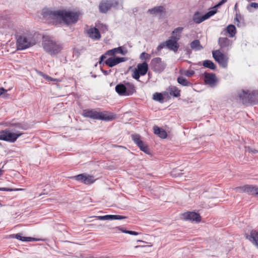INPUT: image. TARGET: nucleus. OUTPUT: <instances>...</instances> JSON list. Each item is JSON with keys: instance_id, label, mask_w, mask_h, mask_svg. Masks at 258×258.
I'll list each match as a JSON object with an SVG mask.
<instances>
[{"instance_id": "17", "label": "nucleus", "mask_w": 258, "mask_h": 258, "mask_svg": "<svg viewBox=\"0 0 258 258\" xmlns=\"http://www.w3.org/2000/svg\"><path fill=\"white\" fill-rule=\"evenodd\" d=\"M88 34L93 39H99L101 38L99 31L96 26L95 27L90 28L88 30Z\"/></svg>"}, {"instance_id": "57", "label": "nucleus", "mask_w": 258, "mask_h": 258, "mask_svg": "<svg viewBox=\"0 0 258 258\" xmlns=\"http://www.w3.org/2000/svg\"><path fill=\"white\" fill-rule=\"evenodd\" d=\"M235 8H237V4L235 5Z\"/></svg>"}, {"instance_id": "20", "label": "nucleus", "mask_w": 258, "mask_h": 258, "mask_svg": "<svg viewBox=\"0 0 258 258\" xmlns=\"http://www.w3.org/2000/svg\"><path fill=\"white\" fill-rule=\"evenodd\" d=\"M149 12L151 14H166V9L164 6H159L155 7L149 10Z\"/></svg>"}, {"instance_id": "55", "label": "nucleus", "mask_w": 258, "mask_h": 258, "mask_svg": "<svg viewBox=\"0 0 258 258\" xmlns=\"http://www.w3.org/2000/svg\"><path fill=\"white\" fill-rule=\"evenodd\" d=\"M187 52H188V53H190V52H191V51H190V50L189 49H188V50H187Z\"/></svg>"}, {"instance_id": "19", "label": "nucleus", "mask_w": 258, "mask_h": 258, "mask_svg": "<svg viewBox=\"0 0 258 258\" xmlns=\"http://www.w3.org/2000/svg\"><path fill=\"white\" fill-rule=\"evenodd\" d=\"M9 238H16L22 241H37V239L34 238H31L29 237H24L22 235L21 233H17L16 234H11L9 235Z\"/></svg>"}, {"instance_id": "43", "label": "nucleus", "mask_w": 258, "mask_h": 258, "mask_svg": "<svg viewBox=\"0 0 258 258\" xmlns=\"http://www.w3.org/2000/svg\"><path fill=\"white\" fill-rule=\"evenodd\" d=\"M8 90L1 87L0 88V96H2L4 98H7L8 97V94L6 93Z\"/></svg>"}, {"instance_id": "16", "label": "nucleus", "mask_w": 258, "mask_h": 258, "mask_svg": "<svg viewBox=\"0 0 258 258\" xmlns=\"http://www.w3.org/2000/svg\"><path fill=\"white\" fill-rule=\"evenodd\" d=\"M204 80L206 84L210 86L214 85L217 81L215 74L213 73H206Z\"/></svg>"}, {"instance_id": "26", "label": "nucleus", "mask_w": 258, "mask_h": 258, "mask_svg": "<svg viewBox=\"0 0 258 258\" xmlns=\"http://www.w3.org/2000/svg\"><path fill=\"white\" fill-rule=\"evenodd\" d=\"M125 87L126 88V96H130L136 92L135 85L128 82H125Z\"/></svg>"}, {"instance_id": "49", "label": "nucleus", "mask_w": 258, "mask_h": 258, "mask_svg": "<svg viewBox=\"0 0 258 258\" xmlns=\"http://www.w3.org/2000/svg\"><path fill=\"white\" fill-rule=\"evenodd\" d=\"M165 46H166V43L165 42L161 43L160 44L158 47H157V50L158 51H160L161 49H162Z\"/></svg>"}, {"instance_id": "42", "label": "nucleus", "mask_w": 258, "mask_h": 258, "mask_svg": "<svg viewBox=\"0 0 258 258\" xmlns=\"http://www.w3.org/2000/svg\"><path fill=\"white\" fill-rule=\"evenodd\" d=\"M140 58L142 60H149L151 58V55L146 52H144L140 54Z\"/></svg>"}, {"instance_id": "45", "label": "nucleus", "mask_w": 258, "mask_h": 258, "mask_svg": "<svg viewBox=\"0 0 258 258\" xmlns=\"http://www.w3.org/2000/svg\"><path fill=\"white\" fill-rule=\"evenodd\" d=\"M140 75V73H139V72L137 70H136L133 74V77L136 80H139Z\"/></svg>"}, {"instance_id": "50", "label": "nucleus", "mask_w": 258, "mask_h": 258, "mask_svg": "<svg viewBox=\"0 0 258 258\" xmlns=\"http://www.w3.org/2000/svg\"><path fill=\"white\" fill-rule=\"evenodd\" d=\"M227 0H221L220 2H219L215 7L217 8L221 6L223 4L225 3Z\"/></svg>"}, {"instance_id": "32", "label": "nucleus", "mask_w": 258, "mask_h": 258, "mask_svg": "<svg viewBox=\"0 0 258 258\" xmlns=\"http://www.w3.org/2000/svg\"><path fill=\"white\" fill-rule=\"evenodd\" d=\"M203 65L205 68L213 70L216 68L215 64L212 61L208 59L204 60L203 61Z\"/></svg>"}, {"instance_id": "51", "label": "nucleus", "mask_w": 258, "mask_h": 258, "mask_svg": "<svg viewBox=\"0 0 258 258\" xmlns=\"http://www.w3.org/2000/svg\"><path fill=\"white\" fill-rule=\"evenodd\" d=\"M42 76L44 77V78H45L47 81H52V78H51L50 77L47 76V75L43 74Z\"/></svg>"}, {"instance_id": "21", "label": "nucleus", "mask_w": 258, "mask_h": 258, "mask_svg": "<svg viewBox=\"0 0 258 258\" xmlns=\"http://www.w3.org/2000/svg\"><path fill=\"white\" fill-rule=\"evenodd\" d=\"M124 83V84L120 83L115 86V91L120 96H126L125 82Z\"/></svg>"}, {"instance_id": "46", "label": "nucleus", "mask_w": 258, "mask_h": 258, "mask_svg": "<svg viewBox=\"0 0 258 258\" xmlns=\"http://www.w3.org/2000/svg\"><path fill=\"white\" fill-rule=\"evenodd\" d=\"M21 190V189L19 188H6V187H0V190L1 191H15V190Z\"/></svg>"}, {"instance_id": "29", "label": "nucleus", "mask_w": 258, "mask_h": 258, "mask_svg": "<svg viewBox=\"0 0 258 258\" xmlns=\"http://www.w3.org/2000/svg\"><path fill=\"white\" fill-rule=\"evenodd\" d=\"M190 47L194 50H200L203 48L199 40H194L190 43Z\"/></svg>"}, {"instance_id": "6", "label": "nucleus", "mask_w": 258, "mask_h": 258, "mask_svg": "<svg viewBox=\"0 0 258 258\" xmlns=\"http://www.w3.org/2000/svg\"><path fill=\"white\" fill-rule=\"evenodd\" d=\"M22 134V133H12L8 130H2L0 131V140L14 143Z\"/></svg>"}, {"instance_id": "36", "label": "nucleus", "mask_w": 258, "mask_h": 258, "mask_svg": "<svg viewBox=\"0 0 258 258\" xmlns=\"http://www.w3.org/2000/svg\"><path fill=\"white\" fill-rule=\"evenodd\" d=\"M153 99L155 100L158 101L160 103L164 102V97L160 93H155L153 94Z\"/></svg>"}, {"instance_id": "58", "label": "nucleus", "mask_w": 258, "mask_h": 258, "mask_svg": "<svg viewBox=\"0 0 258 258\" xmlns=\"http://www.w3.org/2000/svg\"><path fill=\"white\" fill-rule=\"evenodd\" d=\"M1 145V144L0 143V145Z\"/></svg>"}, {"instance_id": "11", "label": "nucleus", "mask_w": 258, "mask_h": 258, "mask_svg": "<svg viewBox=\"0 0 258 258\" xmlns=\"http://www.w3.org/2000/svg\"><path fill=\"white\" fill-rule=\"evenodd\" d=\"M132 139L140 149L145 153H149L148 147L144 144L143 141L141 140V137L139 134H133L131 135Z\"/></svg>"}, {"instance_id": "3", "label": "nucleus", "mask_w": 258, "mask_h": 258, "mask_svg": "<svg viewBox=\"0 0 258 258\" xmlns=\"http://www.w3.org/2000/svg\"><path fill=\"white\" fill-rule=\"evenodd\" d=\"M82 115L85 117L106 121H111L115 118V115L112 113L98 112L93 109L83 110Z\"/></svg>"}, {"instance_id": "12", "label": "nucleus", "mask_w": 258, "mask_h": 258, "mask_svg": "<svg viewBox=\"0 0 258 258\" xmlns=\"http://www.w3.org/2000/svg\"><path fill=\"white\" fill-rule=\"evenodd\" d=\"M236 191L246 192L251 195H258V187L252 185H245L242 186H238L235 188Z\"/></svg>"}, {"instance_id": "18", "label": "nucleus", "mask_w": 258, "mask_h": 258, "mask_svg": "<svg viewBox=\"0 0 258 258\" xmlns=\"http://www.w3.org/2000/svg\"><path fill=\"white\" fill-rule=\"evenodd\" d=\"M183 30V28L181 27H179L174 29V30L172 32V35L170 38L178 41L181 37V33Z\"/></svg>"}, {"instance_id": "41", "label": "nucleus", "mask_w": 258, "mask_h": 258, "mask_svg": "<svg viewBox=\"0 0 258 258\" xmlns=\"http://www.w3.org/2000/svg\"><path fill=\"white\" fill-rule=\"evenodd\" d=\"M97 218L100 220H112V215L99 216L97 217Z\"/></svg>"}, {"instance_id": "27", "label": "nucleus", "mask_w": 258, "mask_h": 258, "mask_svg": "<svg viewBox=\"0 0 258 258\" xmlns=\"http://www.w3.org/2000/svg\"><path fill=\"white\" fill-rule=\"evenodd\" d=\"M168 90L171 96H173L175 97H179L180 96V90L175 86H171L169 87Z\"/></svg>"}, {"instance_id": "22", "label": "nucleus", "mask_w": 258, "mask_h": 258, "mask_svg": "<svg viewBox=\"0 0 258 258\" xmlns=\"http://www.w3.org/2000/svg\"><path fill=\"white\" fill-rule=\"evenodd\" d=\"M141 76H144L148 71V64L146 62L140 63L137 66V70Z\"/></svg>"}, {"instance_id": "48", "label": "nucleus", "mask_w": 258, "mask_h": 258, "mask_svg": "<svg viewBox=\"0 0 258 258\" xmlns=\"http://www.w3.org/2000/svg\"><path fill=\"white\" fill-rule=\"evenodd\" d=\"M106 55H108L107 54H104L101 56L100 57V60L99 61V63L100 64H102V63L104 64L103 60L106 58Z\"/></svg>"}, {"instance_id": "56", "label": "nucleus", "mask_w": 258, "mask_h": 258, "mask_svg": "<svg viewBox=\"0 0 258 258\" xmlns=\"http://www.w3.org/2000/svg\"><path fill=\"white\" fill-rule=\"evenodd\" d=\"M253 152V153H256V152H257V151L256 150H254Z\"/></svg>"}, {"instance_id": "33", "label": "nucleus", "mask_w": 258, "mask_h": 258, "mask_svg": "<svg viewBox=\"0 0 258 258\" xmlns=\"http://www.w3.org/2000/svg\"><path fill=\"white\" fill-rule=\"evenodd\" d=\"M112 229L114 230V232H116V231H115V230L118 229L119 230L121 231L122 232L124 233L134 235H137L139 234V233L137 232L136 231L124 230L123 228H120L119 227H116L115 228H112Z\"/></svg>"}, {"instance_id": "24", "label": "nucleus", "mask_w": 258, "mask_h": 258, "mask_svg": "<svg viewBox=\"0 0 258 258\" xmlns=\"http://www.w3.org/2000/svg\"><path fill=\"white\" fill-rule=\"evenodd\" d=\"M247 237L253 244L258 247V232L251 231Z\"/></svg>"}, {"instance_id": "8", "label": "nucleus", "mask_w": 258, "mask_h": 258, "mask_svg": "<svg viewBox=\"0 0 258 258\" xmlns=\"http://www.w3.org/2000/svg\"><path fill=\"white\" fill-rule=\"evenodd\" d=\"M118 5V2L116 0H104L99 5V11L102 13H106L112 8H115Z\"/></svg>"}, {"instance_id": "5", "label": "nucleus", "mask_w": 258, "mask_h": 258, "mask_svg": "<svg viewBox=\"0 0 258 258\" xmlns=\"http://www.w3.org/2000/svg\"><path fill=\"white\" fill-rule=\"evenodd\" d=\"M42 46L45 51L51 55L57 54L62 49V46L59 43L49 36L44 37Z\"/></svg>"}, {"instance_id": "52", "label": "nucleus", "mask_w": 258, "mask_h": 258, "mask_svg": "<svg viewBox=\"0 0 258 258\" xmlns=\"http://www.w3.org/2000/svg\"><path fill=\"white\" fill-rule=\"evenodd\" d=\"M250 6L251 7H253L255 9H257L258 8V3H251L250 4Z\"/></svg>"}, {"instance_id": "34", "label": "nucleus", "mask_w": 258, "mask_h": 258, "mask_svg": "<svg viewBox=\"0 0 258 258\" xmlns=\"http://www.w3.org/2000/svg\"><path fill=\"white\" fill-rule=\"evenodd\" d=\"M95 26L98 29L99 31L100 30L103 33H105L108 30L107 26L100 22L96 23Z\"/></svg>"}, {"instance_id": "23", "label": "nucleus", "mask_w": 258, "mask_h": 258, "mask_svg": "<svg viewBox=\"0 0 258 258\" xmlns=\"http://www.w3.org/2000/svg\"><path fill=\"white\" fill-rule=\"evenodd\" d=\"M153 130L154 134L158 135L160 138L165 139L167 137V133L163 128L155 125L153 127Z\"/></svg>"}, {"instance_id": "30", "label": "nucleus", "mask_w": 258, "mask_h": 258, "mask_svg": "<svg viewBox=\"0 0 258 258\" xmlns=\"http://www.w3.org/2000/svg\"><path fill=\"white\" fill-rule=\"evenodd\" d=\"M177 82L183 86H191L192 84L182 76H179L177 79Z\"/></svg>"}, {"instance_id": "15", "label": "nucleus", "mask_w": 258, "mask_h": 258, "mask_svg": "<svg viewBox=\"0 0 258 258\" xmlns=\"http://www.w3.org/2000/svg\"><path fill=\"white\" fill-rule=\"evenodd\" d=\"M166 46L169 49L173 51L174 52L177 51L179 48V44L178 41L170 38L165 41Z\"/></svg>"}, {"instance_id": "40", "label": "nucleus", "mask_w": 258, "mask_h": 258, "mask_svg": "<svg viewBox=\"0 0 258 258\" xmlns=\"http://www.w3.org/2000/svg\"><path fill=\"white\" fill-rule=\"evenodd\" d=\"M71 178L72 179H74L77 181H81L82 183H83L85 175L83 174H80L76 176H72Z\"/></svg>"}, {"instance_id": "31", "label": "nucleus", "mask_w": 258, "mask_h": 258, "mask_svg": "<svg viewBox=\"0 0 258 258\" xmlns=\"http://www.w3.org/2000/svg\"><path fill=\"white\" fill-rule=\"evenodd\" d=\"M236 28L232 24L229 25L226 28V32L229 34L230 37H233L236 34Z\"/></svg>"}, {"instance_id": "38", "label": "nucleus", "mask_w": 258, "mask_h": 258, "mask_svg": "<svg viewBox=\"0 0 258 258\" xmlns=\"http://www.w3.org/2000/svg\"><path fill=\"white\" fill-rule=\"evenodd\" d=\"M216 12H217V8H215V7H214L213 8V10L209 11L208 13H207L206 14H205L204 15L206 18H204V19H206V20L208 19L210 17L212 16L214 14H215L216 13Z\"/></svg>"}, {"instance_id": "44", "label": "nucleus", "mask_w": 258, "mask_h": 258, "mask_svg": "<svg viewBox=\"0 0 258 258\" xmlns=\"http://www.w3.org/2000/svg\"><path fill=\"white\" fill-rule=\"evenodd\" d=\"M195 73L194 70H187L184 72V75L188 77H192Z\"/></svg>"}, {"instance_id": "2", "label": "nucleus", "mask_w": 258, "mask_h": 258, "mask_svg": "<svg viewBox=\"0 0 258 258\" xmlns=\"http://www.w3.org/2000/svg\"><path fill=\"white\" fill-rule=\"evenodd\" d=\"M238 97L245 106L254 105L258 103V91L242 89L238 92Z\"/></svg>"}, {"instance_id": "25", "label": "nucleus", "mask_w": 258, "mask_h": 258, "mask_svg": "<svg viewBox=\"0 0 258 258\" xmlns=\"http://www.w3.org/2000/svg\"><path fill=\"white\" fill-rule=\"evenodd\" d=\"M230 40L226 37H220L218 39V44L221 48H225L231 45Z\"/></svg>"}, {"instance_id": "53", "label": "nucleus", "mask_w": 258, "mask_h": 258, "mask_svg": "<svg viewBox=\"0 0 258 258\" xmlns=\"http://www.w3.org/2000/svg\"><path fill=\"white\" fill-rule=\"evenodd\" d=\"M101 70L102 72L104 74V75H105L106 76L108 75L109 74L110 72H111L110 70L109 71H107L104 70L102 69H101Z\"/></svg>"}, {"instance_id": "39", "label": "nucleus", "mask_w": 258, "mask_h": 258, "mask_svg": "<svg viewBox=\"0 0 258 258\" xmlns=\"http://www.w3.org/2000/svg\"><path fill=\"white\" fill-rule=\"evenodd\" d=\"M94 182L93 177L92 176H86L85 175L84 180L83 183L86 184H90Z\"/></svg>"}, {"instance_id": "54", "label": "nucleus", "mask_w": 258, "mask_h": 258, "mask_svg": "<svg viewBox=\"0 0 258 258\" xmlns=\"http://www.w3.org/2000/svg\"><path fill=\"white\" fill-rule=\"evenodd\" d=\"M3 172V170L0 169V175H2Z\"/></svg>"}, {"instance_id": "10", "label": "nucleus", "mask_w": 258, "mask_h": 258, "mask_svg": "<svg viewBox=\"0 0 258 258\" xmlns=\"http://www.w3.org/2000/svg\"><path fill=\"white\" fill-rule=\"evenodd\" d=\"M182 218L185 220L199 223L201 221L200 215L195 212H187L182 214Z\"/></svg>"}, {"instance_id": "9", "label": "nucleus", "mask_w": 258, "mask_h": 258, "mask_svg": "<svg viewBox=\"0 0 258 258\" xmlns=\"http://www.w3.org/2000/svg\"><path fill=\"white\" fill-rule=\"evenodd\" d=\"M212 54L215 60L219 63L221 67L223 68H227L228 58L224 54L221 53L219 50L213 51Z\"/></svg>"}, {"instance_id": "7", "label": "nucleus", "mask_w": 258, "mask_h": 258, "mask_svg": "<svg viewBox=\"0 0 258 258\" xmlns=\"http://www.w3.org/2000/svg\"><path fill=\"white\" fill-rule=\"evenodd\" d=\"M150 67L153 71L160 73L165 70L166 64L161 58L156 57L151 60Z\"/></svg>"}, {"instance_id": "14", "label": "nucleus", "mask_w": 258, "mask_h": 258, "mask_svg": "<svg viewBox=\"0 0 258 258\" xmlns=\"http://www.w3.org/2000/svg\"><path fill=\"white\" fill-rule=\"evenodd\" d=\"M127 52V50L126 48L122 46H119L118 47L107 50L106 52V54H107L108 55H114L116 53H120L122 55H125Z\"/></svg>"}, {"instance_id": "28", "label": "nucleus", "mask_w": 258, "mask_h": 258, "mask_svg": "<svg viewBox=\"0 0 258 258\" xmlns=\"http://www.w3.org/2000/svg\"><path fill=\"white\" fill-rule=\"evenodd\" d=\"M206 18L205 15L201 16L199 12H196L193 16V21L196 24H200L206 20V19H204V18Z\"/></svg>"}, {"instance_id": "35", "label": "nucleus", "mask_w": 258, "mask_h": 258, "mask_svg": "<svg viewBox=\"0 0 258 258\" xmlns=\"http://www.w3.org/2000/svg\"><path fill=\"white\" fill-rule=\"evenodd\" d=\"M10 125L15 126L17 129H22L26 130L27 129V125L24 123L17 122V123H11Z\"/></svg>"}, {"instance_id": "47", "label": "nucleus", "mask_w": 258, "mask_h": 258, "mask_svg": "<svg viewBox=\"0 0 258 258\" xmlns=\"http://www.w3.org/2000/svg\"><path fill=\"white\" fill-rule=\"evenodd\" d=\"M125 218V217H124L121 215H112V220H121Z\"/></svg>"}, {"instance_id": "13", "label": "nucleus", "mask_w": 258, "mask_h": 258, "mask_svg": "<svg viewBox=\"0 0 258 258\" xmlns=\"http://www.w3.org/2000/svg\"><path fill=\"white\" fill-rule=\"evenodd\" d=\"M127 60L126 57H111L107 59L104 63L109 67H113L118 63Z\"/></svg>"}, {"instance_id": "37", "label": "nucleus", "mask_w": 258, "mask_h": 258, "mask_svg": "<svg viewBox=\"0 0 258 258\" xmlns=\"http://www.w3.org/2000/svg\"><path fill=\"white\" fill-rule=\"evenodd\" d=\"M235 21L237 22L238 27L244 24V19L240 14H236Z\"/></svg>"}, {"instance_id": "1", "label": "nucleus", "mask_w": 258, "mask_h": 258, "mask_svg": "<svg viewBox=\"0 0 258 258\" xmlns=\"http://www.w3.org/2000/svg\"><path fill=\"white\" fill-rule=\"evenodd\" d=\"M43 15L47 19L61 20L67 24L76 23L79 19L77 13L66 10L53 11L47 9L43 12Z\"/></svg>"}, {"instance_id": "4", "label": "nucleus", "mask_w": 258, "mask_h": 258, "mask_svg": "<svg viewBox=\"0 0 258 258\" xmlns=\"http://www.w3.org/2000/svg\"><path fill=\"white\" fill-rule=\"evenodd\" d=\"M36 43V40L32 34L24 33L17 36V48L22 50L31 47Z\"/></svg>"}]
</instances>
